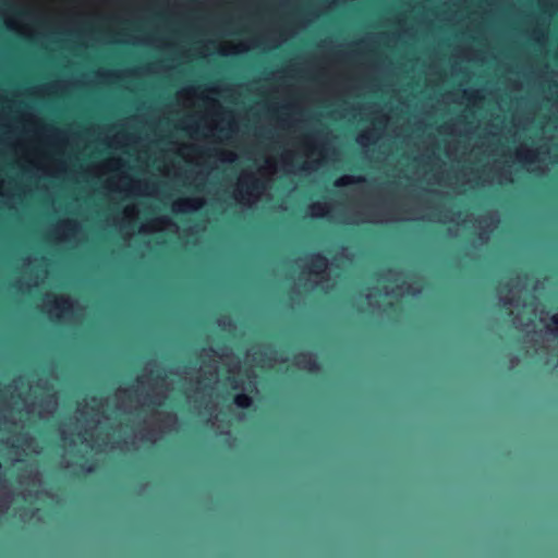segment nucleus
I'll list each match as a JSON object with an SVG mask.
<instances>
[{"instance_id": "f257e3e1", "label": "nucleus", "mask_w": 558, "mask_h": 558, "mask_svg": "<svg viewBox=\"0 0 558 558\" xmlns=\"http://www.w3.org/2000/svg\"><path fill=\"white\" fill-rule=\"evenodd\" d=\"M203 205L201 199L184 198L174 204L175 213H186L189 209H197Z\"/></svg>"}, {"instance_id": "f03ea898", "label": "nucleus", "mask_w": 558, "mask_h": 558, "mask_svg": "<svg viewBox=\"0 0 558 558\" xmlns=\"http://www.w3.org/2000/svg\"><path fill=\"white\" fill-rule=\"evenodd\" d=\"M328 266L327 257L322 253H314L311 256V268L315 274H319L326 270Z\"/></svg>"}, {"instance_id": "7ed1b4c3", "label": "nucleus", "mask_w": 558, "mask_h": 558, "mask_svg": "<svg viewBox=\"0 0 558 558\" xmlns=\"http://www.w3.org/2000/svg\"><path fill=\"white\" fill-rule=\"evenodd\" d=\"M298 362L311 373L317 372L320 368L319 363L310 353L298 355Z\"/></svg>"}, {"instance_id": "20e7f679", "label": "nucleus", "mask_w": 558, "mask_h": 558, "mask_svg": "<svg viewBox=\"0 0 558 558\" xmlns=\"http://www.w3.org/2000/svg\"><path fill=\"white\" fill-rule=\"evenodd\" d=\"M233 403L243 410L250 409L253 404V399L250 395L240 392L234 396Z\"/></svg>"}, {"instance_id": "39448f33", "label": "nucleus", "mask_w": 558, "mask_h": 558, "mask_svg": "<svg viewBox=\"0 0 558 558\" xmlns=\"http://www.w3.org/2000/svg\"><path fill=\"white\" fill-rule=\"evenodd\" d=\"M52 306L56 310H60L64 313L69 312L72 307V303L68 298H60L53 301Z\"/></svg>"}, {"instance_id": "423d86ee", "label": "nucleus", "mask_w": 558, "mask_h": 558, "mask_svg": "<svg viewBox=\"0 0 558 558\" xmlns=\"http://www.w3.org/2000/svg\"><path fill=\"white\" fill-rule=\"evenodd\" d=\"M362 181H364V179L362 177H357V178L341 177L335 181V186L342 187V186L349 185L351 183L362 182Z\"/></svg>"}, {"instance_id": "0eeeda50", "label": "nucleus", "mask_w": 558, "mask_h": 558, "mask_svg": "<svg viewBox=\"0 0 558 558\" xmlns=\"http://www.w3.org/2000/svg\"><path fill=\"white\" fill-rule=\"evenodd\" d=\"M250 182L246 180L242 182V185L246 186V193L253 192V191H259L263 187V184L252 175L248 177Z\"/></svg>"}, {"instance_id": "6e6552de", "label": "nucleus", "mask_w": 558, "mask_h": 558, "mask_svg": "<svg viewBox=\"0 0 558 558\" xmlns=\"http://www.w3.org/2000/svg\"><path fill=\"white\" fill-rule=\"evenodd\" d=\"M546 327L550 333L558 337V313H555L549 317V323Z\"/></svg>"}, {"instance_id": "1a4fd4ad", "label": "nucleus", "mask_w": 558, "mask_h": 558, "mask_svg": "<svg viewBox=\"0 0 558 558\" xmlns=\"http://www.w3.org/2000/svg\"><path fill=\"white\" fill-rule=\"evenodd\" d=\"M534 156H535V155H534V153H532V151H529V153H526L525 155H523V154H521V153L519 154V157H520V158H521V157H524V160H526V161H529V162L533 161Z\"/></svg>"}, {"instance_id": "9d476101", "label": "nucleus", "mask_w": 558, "mask_h": 558, "mask_svg": "<svg viewBox=\"0 0 558 558\" xmlns=\"http://www.w3.org/2000/svg\"><path fill=\"white\" fill-rule=\"evenodd\" d=\"M81 469L85 472V473H92L94 472V466L90 464V465H85V464H82L81 465Z\"/></svg>"}, {"instance_id": "9b49d317", "label": "nucleus", "mask_w": 558, "mask_h": 558, "mask_svg": "<svg viewBox=\"0 0 558 558\" xmlns=\"http://www.w3.org/2000/svg\"><path fill=\"white\" fill-rule=\"evenodd\" d=\"M368 140H369V136H368L367 134H365V133H364V134H361V135L359 136L357 142H359L360 144H364V142H365V141H368Z\"/></svg>"}, {"instance_id": "f8f14e48", "label": "nucleus", "mask_w": 558, "mask_h": 558, "mask_svg": "<svg viewBox=\"0 0 558 558\" xmlns=\"http://www.w3.org/2000/svg\"><path fill=\"white\" fill-rule=\"evenodd\" d=\"M314 209L318 210V211H322L323 210V206L320 204H316L313 206ZM318 216H323V213H317Z\"/></svg>"}, {"instance_id": "ddd939ff", "label": "nucleus", "mask_w": 558, "mask_h": 558, "mask_svg": "<svg viewBox=\"0 0 558 558\" xmlns=\"http://www.w3.org/2000/svg\"><path fill=\"white\" fill-rule=\"evenodd\" d=\"M232 381L234 383V385H232V388L238 389L239 388L238 381L235 379H232Z\"/></svg>"}, {"instance_id": "4468645a", "label": "nucleus", "mask_w": 558, "mask_h": 558, "mask_svg": "<svg viewBox=\"0 0 558 558\" xmlns=\"http://www.w3.org/2000/svg\"><path fill=\"white\" fill-rule=\"evenodd\" d=\"M64 226H65V227H66L68 229H71V227H72V223H70V222H66V223H64Z\"/></svg>"}]
</instances>
